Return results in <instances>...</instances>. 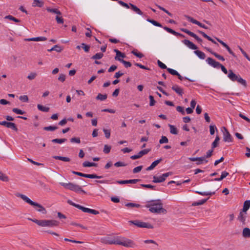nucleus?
I'll return each mask as SVG.
<instances>
[{"label": "nucleus", "mask_w": 250, "mask_h": 250, "mask_svg": "<svg viewBox=\"0 0 250 250\" xmlns=\"http://www.w3.org/2000/svg\"><path fill=\"white\" fill-rule=\"evenodd\" d=\"M46 10L49 12L56 14L58 15H62V13L58 9H52V8H47Z\"/></svg>", "instance_id": "nucleus-31"}, {"label": "nucleus", "mask_w": 250, "mask_h": 250, "mask_svg": "<svg viewBox=\"0 0 250 250\" xmlns=\"http://www.w3.org/2000/svg\"><path fill=\"white\" fill-rule=\"evenodd\" d=\"M180 30L187 33L188 35L190 36L191 37L194 38L199 43H201L203 42V40L200 38L198 36H197L195 33L193 32H191L190 31L188 30L186 28H181Z\"/></svg>", "instance_id": "nucleus-10"}, {"label": "nucleus", "mask_w": 250, "mask_h": 250, "mask_svg": "<svg viewBox=\"0 0 250 250\" xmlns=\"http://www.w3.org/2000/svg\"><path fill=\"white\" fill-rule=\"evenodd\" d=\"M52 50L56 51L57 52H61L62 50V48L59 45H55L52 47Z\"/></svg>", "instance_id": "nucleus-47"}, {"label": "nucleus", "mask_w": 250, "mask_h": 250, "mask_svg": "<svg viewBox=\"0 0 250 250\" xmlns=\"http://www.w3.org/2000/svg\"><path fill=\"white\" fill-rule=\"evenodd\" d=\"M43 5V2L39 0H34L33 3V6H37L39 7H42Z\"/></svg>", "instance_id": "nucleus-33"}, {"label": "nucleus", "mask_w": 250, "mask_h": 250, "mask_svg": "<svg viewBox=\"0 0 250 250\" xmlns=\"http://www.w3.org/2000/svg\"><path fill=\"white\" fill-rule=\"evenodd\" d=\"M142 168H143L142 166H140L137 167L133 169V173H138V172H140L142 170Z\"/></svg>", "instance_id": "nucleus-64"}, {"label": "nucleus", "mask_w": 250, "mask_h": 250, "mask_svg": "<svg viewBox=\"0 0 250 250\" xmlns=\"http://www.w3.org/2000/svg\"><path fill=\"white\" fill-rule=\"evenodd\" d=\"M70 142L73 143H76L77 144H80L81 143V140H80V138L73 137L70 139Z\"/></svg>", "instance_id": "nucleus-59"}, {"label": "nucleus", "mask_w": 250, "mask_h": 250, "mask_svg": "<svg viewBox=\"0 0 250 250\" xmlns=\"http://www.w3.org/2000/svg\"><path fill=\"white\" fill-rule=\"evenodd\" d=\"M28 220H31L37 224L38 225L43 227H53L58 226L59 223L58 221L55 220H38L31 218H28Z\"/></svg>", "instance_id": "nucleus-4"}, {"label": "nucleus", "mask_w": 250, "mask_h": 250, "mask_svg": "<svg viewBox=\"0 0 250 250\" xmlns=\"http://www.w3.org/2000/svg\"><path fill=\"white\" fill-rule=\"evenodd\" d=\"M250 208V200H246L244 202L243 204L242 210L243 212L246 211L247 212V211Z\"/></svg>", "instance_id": "nucleus-24"}, {"label": "nucleus", "mask_w": 250, "mask_h": 250, "mask_svg": "<svg viewBox=\"0 0 250 250\" xmlns=\"http://www.w3.org/2000/svg\"><path fill=\"white\" fill-rule=\"evenodd\" d=\"M147 21H148L149 22L152 23L153 25H154L156 26H158V27H162V25L161 23H160L159 22H157V21H156L155 20L148 19H147Z\"/></svg>", "instance_id": "nucleus-36"}, {"label": "nucleus", "mask_w": 250, "mask_h": 250, "mask_svg": "<svg viewBox=\"0 0 250 250\" xmlns=\"http://www.w3.org/2000/svg\"><path fill=\"white\" fill-rule=\"evenodd\" d=\"M223 141L226 142H231L232 138L228 130L225 127H223Z\"/></svg>", "instance_id": "nucleus-9"}, {"label": "nucleus", "mask_w": 250, "mask_h": 250, "mask_svg": "<svg viewBox=\"0 0 250 250\" xmlns=\"http://www.w3.org/2000/svg\"><path fill=\"white\" fill-rule=\"evenodd\" d=\"M129 5L130 6V8L138 14L140 15H142L143 14V13L136 5L131 3H129Z\"/></svg>", "instance_id": "nucleus-23"}, {"label": "nucleus", "mask_w": 250, "mask_h": 250, "mask_svg": "<svg viewBox=\"0 0 250 250\" xmlns=\"http://www.w3.org/2000/svg\"><path fill=\"white\" fill-rule=\"evenodd\" d=\"M103 131L104 133L105 136L107 139H109L110 136V130L105 128L103 129Z\"/></svg>", "instance_id": "nucleus-55"}, {"label": "nucleus", "mask_w": 250, "mask_h": 250, "mask_svg": "<svg viewBox=\"0 0 250 250\" xmlns=\"http://www.w3.org/2000/svg\"><path fill=\"white\" fill-rule=\"evenodd\" d=\"M5 19H8L11 21H14L16 22H20L21 21L18 19L15 18V17H13L11 15H8L5 17Z\"/></svg>", "instance_id": "nucleus-40"}, {"label": "nucleus", "mask_w": 250, "mask_h": 250, "mask_svg": "<svg viewBox=\"0 0 250 250\" xmlns=\"http://www.w3.org/2000/svg\"><path fill=\"white\" fill-rule=\"evenodd\" d=\"M114 51L116 53V56L115 57V59L116 60H118L119 61V60H123L122 59H121L120 57L124 58L126 57L124 53H122L118 49H114Z\"/></svg>", "instance_id": "nucleus-18"}, {"label": "nucleus", "mask_w": 250, "mask_h": 250, "mask_svg": "<svg viewBox=\"0 0 250 250\" xmlns=\"http://www.w3.org/2000/svg\"><path fill=\"white\" fill-rule=\"evenodd\" d=\"M229 73L228 74V77L232 81H236L237 79L238 78V76L239 75H236L234 74L231 70H229Z\"/></svg>", "instance_id": "nucleus-22"}, {"label": "nucleus", "mask_w": 250, "mask_h": 250, "mask_svg": "<svg viewBox=\"0 0 250 250\" xmlns=\"http://www.w3.org/2000/svg\"><path fill=\"white\" fill-rule=\"evenodd\" d=\"M83 167H97V164L95 163H91L88 161H85L83 163Z\"/></svg>", "instance_id": "nucleus-27"}, {"label": "nucleus", "mask_w": 250, "mask_h": 250, "mask_svg": "<svg viewBox=\"0 0 250 250\" xmlns=\"http://www.w3.org/2000/svg\"><path fill=\"white\" fill-rule=\"evenodd\" d=\"M236 81L239 83H240L242 84L244 86H247L246 81L243 79H242L240 76H238V78L237 79Z\"/></svg>", "instance_id": "nucleus-44"}, {"label": "nucleus", "mask_w": 250, "mask_h": 250, "mask_svg": "<svg viewBox=\"0 0 250 250\" xmlns=\"http://www.w3.org/2000/svg\"><path fill=\"white\" fill-rule=\"evenodd\" d=\"M67 141V139L65 138H62V139H53L51 141L53 143H58V144H62L63 143H64Z\"/></svg>", "instance_id": "nucleus-37"}, {"label": "nucleus", "mask_w": 250, "mask_h": 250, "mask_svg": "<svg viewBox=\"0 0 250 250\" xmlns=\"http://www.w3.org/2000/svg\"><path fill=\"white\" fill-rule=\"evenodd\" d=\"M167 70L170 74L172 75L176 76L178 73L177 71L170 68H167Z\"/></svg>", "instance_id": "nucleus-58"}, {"label": "nucleus", "mask_w": 250, "mask_h": 250, "mask_svg": "<svg viewBox=\"0 0 250 250\" xmlns=\"http://www.w3.org/2000/svg\"><path fill=\"white\" fill-rule=\"evenodd\" d=\"M12 111L16 114H20V115H23L25 113V111H22V110H21L20 109H18L17 108H13Z\"/></svg>", "instance_id": "nucleus-42"}, {"label": "nucleus", "mask_w": 250, "mask_h": 250, "mask_svg": "<svg viewBox=\"0 0 250 250\" xmlns=\"http://www.w3.org/2000/svg\"><path fill=\"white\" fill-rule=\"evenodd\" d=\"M176 110L177 111L180 112L182 115L185 114V112L183 107L181 106H177L176 107Z\"/></svg>", "instance_id": "nucleus-62"}, {"label": "nucleus", "mask_w": 250, "mask_h": 250, "mask_svg": "<svg viewBox=\"0 0 250 250\" xmlns=\"http://www.w3.org/2000/svg\"><path fill=\"white\" fill-rule=\"evenodd\" d=\"M220 140V138L218 136H216L215 140L213 141V142L211 144V147L212 149H214V148L218 146V142Z\"/></svg>", "instance_id": "nucleus-35"}, {"label": "nucleus", "mask_w": 250, "mask_h": 250, "mask_svg": "<svg viewBox=\"0 0 250 250\" xmlns=\"http://www.w3.org/2000/svg\"><path fill=\"white\" fill-rule=\"evenodd\" d=\"M149 99L150 100L149 105L151 106L154 105L156 102L154 99L153 96L152 95H150L149 96Z\"/></svg>", "instance_id": "nucleus-60"}, {"label": "nucleus", "mask_w": 250, "mask_h": 250, "mask_svg": "<svg viewBox=\"0 0 250 250\" xmlns=\"http://www.w3.org/2000/svg\"><path fill=\"white\" fill-rule=\"evenodd\" d=\"M243 236L245 238L250 237V229L248 228H245L243 230Z\"/></svg>", "instance_id": "nucleus-25"}, {"label": "nucleus", "mask_w": 250, "mask_h": 250, "mask_svg": "<svg viewBox=\"0 0 250 250\" xmlns=\"http://www.w3.org/2000/svg\"><path fill=\"white\" fill-rule=\"evenodd\" d=\"M163 28L166 30L167 32L171 33V34H172L173 35H175V36H180L182 38H184L185 37V36L181 33H178L176 31H175L174 30H173V29L170 28H168L167 26H165L163 27Z\"/></svg>", "instance_id": "nucleus-16"}, {"label": "nucleus", "mask_w": 250, "mask_h": 250, "mask_svg": "<svg viewBox=\"0 0 250 250\" xmlns=\"http://www.w3.org/2000/svg\"><path fill=\"white\" fill-rule=\"evenodd\" d=\"M172 89L174 90L178 95L182 96L183 93V90L180 88L178 85L175 84L171 87Z\"/></svg>", "instance_id": "nucleus-20"}, {"label": "nucleus", "mask_w": 250, "mask_h": 250, "mask_svg": "<svg viewBox=\"0 0 250 250\" xmlns=\"http://www.w3.org/2000/svg\"><path fill=\"white\" fill-rule=\"evenodd\" d=\"M140 181L141 180L139 179L126 180H117L116 181V183L121 185L127 184H136L137 182H140Z\"/></svg>", "instance_id": "nucleus-14"}, {"label": "nucleus", "mask_w": 250, "mask_h": 250, "mask_svg": "<svg viewBox=\"0 0 250 250\" xmlns=\"http://www.w3.org/2000/svg\"><path fill=\"white\" fill-rule=\"evenodd\" d=\"M198 159L197 161H198V162L196 163V164L198 165L202 164L203 161H205L206 163L208 162V161L206 160V157L203 156V157H198Z\"/></svg>", "instance_id": "nucleus-49"}, {"label": "nucleus", "mask_w": 250, "mask_h": 250, "mask_svg": "<svg viewBox=\"0 0 250 250\" xmlns=\"http://www.w3.org/2000/svg\"><path fill=\"white\" fill-rule=\"evenodd\" d=\"M168 140L166 136H162L161 139L159 140L160 144L167 143Z\"/></svg>", "instance_id": "nucleus-50"}, {"label": "nucleus", "mask_w": 250, "mask_h": 250, "mask_svg": "<svg viewBox=\"0 0 250 250\" xmlns=\"http://www.w3.org/2000/svg\"><path fill=\"white\" fill-rule=\"evenodd\" d=\"M104 56V54L102 53H96L95 55H93L92 57V59H100Z\"/></svg>", "instance_id": "nucleus-46"}, {"label": "nucleus", "mask_w": 250, "mask_h": 250, "mask_svg": "<svg viewBox=\"0 0 250 250\" xmlns=\"http://www.w3.org/2000/svg\"><path fill=\"white\" fill-rule=\"evenodd\" d=\"M163 206L162 201L160 199H158L148 201L146 207L149 208V210L152 213L166 214L167 211L163 208Z\"/></svg>", "instance_id": "nucleus-1"}, {"label": "nucleus", "mask_w": 250, "mask_h": 250, "mask_svg": "<svg viewBox=\"0 0 250 250\" xmlns=\"http://www.w3.org/2000/svg\"><path fill=\"white\" fill-rule=\"evenodd\" d=\"M238 47L246 59L250 62V58L249 57L247 53L240 46H238Z\"/></svg>", "instance_id": "nucleus-51"}, {"label": "nucleus", "mask_w": 250, "mask_h": 250, "mask_svg": "<svg viewBox=\"0 0 250 250\" xmlns=\"http://www.w3.org/2000/svg\"><path fill=\"white\" fill-rule=\"evenodd\" d=\"M37 76V73L35 72L31 73L28 76L27 78L30 80H34Z\"/></svg>", "instance_id": "nucleus-57"}, {"label": "nucleus", "mask_w": 250, "mask_h": 250, "mask_svg": "<svg viewBox=\"0 0 250 250\" xmlns=\"http://www.w3.org/2000/svg\"><path fill=\"white\" fill-rule=\"evenodd\" d=\"M58 128V127L56 126H45L43 127V130L46 131H53L56 130Z\"/></svg>", "instance_id": "nucleus-39"}, {"label": "nucleus", "mask_w": 250, "mask_h": 250, "mask_svg": "<svg viewBox=\"0 0 250 250\" xmlns=\"http://www.w3.org/2000/svg\"><path fill=\"white\" fill-rule=\"evenodd\" d=\"M16 195L17 197H20L23 201L28 203L30 205L39 208V209H37L38 211L44 214H45L47 213L46 209L43 206L36 202L32 201L25 195L21 193H17Z\"/></svg>", "instance_id": "nucleus-3"}, {"label": "nucleus", "mask_w": 250, "mask_h": 250, "mask_svg": "<svg viewBox=\"0 0 250 250\" xmlns=\"http://www.w3.org/2000/svg\"><path fill=\"white\" fill-rule=\"evenodd\" d=\"M186 17L189 21L193 23L198 25L199 23V21H197V20H195L194 19L189 16H186Z\"/></svg>", "instance_id": "nucleus-38"}, {"label": "nucleus", "mask_w": 250, "mask_h": 250, "mask_svg": "<svg viewBox=\"0 0 250 250\" xmlns=\"http://www.w3.org/2000/svg\"><path fill=\"white\" fill-rule=\"evenodd\" d=\"M46 40H47V39L46 37H38L25 39V41L39 42V41H46Z\"/></svg>", "instance_id": "nucleus-19"}, {"label": "nucleus", "mask_w": 250, "mask_h": 250, "mask_svg": "<svg viewBox=\"0 0 250 250\" xmlns=\"http://www.w3.org/2000/svg\"><path fill=\"white\" fill-rule=\"evenodd\" d=\"M107 243L109 245H118L130 248H135L137 246L133 240L123 236H117L113 240H109Z\"/></svg>", "instance_id": "nucleus-2"}, {"label": "nucleus", "mask_w": 250, "mask_h": 250, "mask_svg": "<svg viewBox=\"0 0 250 250\" xmlns=\"http://www.w3.org/2000/svg\"><path fill=\"white\" fill-rule=\"evenodd\" d=\"M37 107L39 110L43 111V112H48L49 110V107L43 106V105L40 104H38L37 105Z\"/></svg>", "instance_id": "nucleus-32"}, {"label": "nucleus", "mask_w": 250, "mask_h": 250, "mask_svg": "<svg viewBox=\"0 0 250 250\" xmlns=\"http://www.w3.org/2000/svg\"><path fill=\"white\" fill-rule=\"evenodd\" d=\"M206 61L211 66L214 68H219L220 65H221V64L219 62L215 61L214 59L211 58H208Z\"/></svg>", "instance_id": "nucleus-15"}, {"label": "nucleus", "mask_w": 250, "mask_h": 250, "mask_svg": "<svg viewBox=\"0 0 250 250\" xmlns=\"http://www.w3.org/2000/svg\"><path fill=\"white\" fill-rule=\"evenodd\" d=\"M55 19L57 22L59 24L63 23L64 22L63 19L62 18V17H59L58 15L56 17Z\"/></svg>", "instance_id": "nucleus-56"}, {"label": "nucleus", "mask_w": 250, "mask_h": 250, "mask_svg": "<svg viewBox=\"0 0 250 250\" xmlns=\"http://www.w3.org/2000/svg\"><path fill=\"white\" fill-rule=\"evenodd\" d=\"M125 206L128 208H139L140 207V205L139 204H136L132 203H129L125 204Z\"/></svg>", "instance_id": "nucleus-54"}, {"label": "nucleus", "mask_w": 250, "mask_h": 250, "mask_svg": "<svg viewBox=\"0 0 250 250\" xmlns=\"http://www.w3.org/2000/svg\"><path fill=\"white\" fill-rule=\"evenodd\" d=\"M119 62L123 63L125 66V67L128 68L131 66V63L129 62H127L126 61H125L124 60H119Z\"/></svg>", "instance_id": "nucleus-43"}, {"label": "nucleus", "mask_w": 250, "mask_h": 250, "mask_svg": "<svg viewBox=\"0 0 250 250\" xmlns=\"http://www.w3.org/2000/svg\"><path fill=\"white\" fill-rule=\"evenodd\" d=\"M194 53L201 59H204L206 57L205 54L201 51L196 50L194 51Z\"/></svg>", "instance_id": "nucleus-34"}, {"label": "nucleus", "mask_w": 250, "mask_h": 250, "mask_svg": "<svg viewBox=\"0 0 250 250\" xmlns=\"http://www.w3.org/2000/svg\"><path fill=\"white\" fill-rule=\"evenodd\" d=\"M162 161V159L161 158V159H159L157 160H156L155 161H154L151 164V165L148 167L146 168V170L148 171V170H151L152 169H153L155 167H156L158 165V164H159L161 161Z\"/></svg>", "instance_id": "nucleus-21"}, {"label": "nucleus", "mask_w": 250, "mask_h": 250, "mask_svg": "<svg viewBox=\"0 0 250 250\" xmlns=\"http://www.w3.org/2000/svg\"><path fill=\"white\" fill-rule=\"evenodd\" d=\"M215 129L217 130V128L214 125H209V131L210 135H212L215 133Z\"/></svg>", "instance_id": "nucleus-52"}, {"label": "nucleus", "mask_w": 250, "mask_h": 250, "mask_svg": "<svg viewBox=\"0 0 250 250\" xmlns=\"http://www.w3.org/2000/svg\"><path fill=\"white\" fill-rule=\"evenodd\" d=\"M168 126L170 128V132L171 134L174 135H177L178 134V130L175 126L171 125H168Z\"/></svg>", "instance_id": "nucleus-30"}, {"label": "nucleus", "mask_w": 250, "mask_h": 250, "mask_svg": "<svg viewBox=\"0 0 250 250\" xmlns=\"http://www.w3.org/2000/svg\"><path fill=\"white\" fill-rule=\"evenodd\" d=\"M111 148V146H108L107 145H105L104 146L103 151L104 153L108 154L110 152Z\"/></svg>", "instance_id": "nucleus-45"}, {"label": "nucleus", "mask_w": 250, "mask_h": 250, "mask_svg": "<svg viewBox=\"0 0 250 250\" xmlns=\"http://www.w3.org/2000/svg\"><path fill=\"white\" fill-rule=\"evenodd\" d=\"M60 185L62 186H63L65 188L70 189L72 191L78 192L79 191H81L83 192V193H86V192L84 191L81 187L79 186L78 185L72 183H65L63 182L60 183Z\"/></svg>", "instance_id": "nucleus-5"}, {"label": "nucleus", "mask_w": 250, "mask_h": 250, "mask_svg": "<svg viewBox=\"0 0 250 250\" xmlns=\"http://www.w3.org/2000/svg\"><path fill=\"white\" fill-rule=\"evenodd\" d=\"M114 166L116 167H125L127 166V164L122 162H117L114 164Z\"/></svg>", "instance_id": "nucleus-61"}, {"label": "nucleus", "mask_w": 250, "mask_h": 250, "mask_svg": "<svg viewBox=\"0 0 250 250\" xmlns=\"http://www.w3.org/2000/svg\"><path fill=\"white\" fill-rule=\"evenodd\" d=\"M107 94H102L101 93H99L98 94L97 97H96V100H100V101H104L107 99Z\"/></svg>", "instance_id": "nucleus-29"}, {"label": "nucleus", "mask_w": 250, "mask_h": 250, "mask_svg": "<svg viewBox=\"0 0 250 250\" xmlns=\"http://www.w3.org/2000/svg\"><path fill=\"white\" fill-rule=\"evenodd\" d=\"M157 63H158V66L162 69H167V66L164 63H163L162 62H161L160 60H158Z\"/></svg>", "instance_id": "nucleus-63"}, {"label": "nucleus", "mask_w": 250, "mask_h": 250, "mask_svg": "<svg viewBox=\"0 0 250 250\" xmlns=\"http://www.w3.org/2000/svg\"><path fill=\"white\" fill-rule=\"evenodd\" d=\"M172 174L171 172H168L165 173L163 174L160 176H153V183H161L164 182L166 178Z\"/></svg>", "instance_id": "nucleus-7"}, {"label": "nucleus", "mask_w": 250, "mask_h": 250, "mask_svg": "<svg viewBox=\"0 0 250 250\" xmlns=\"http://www.w3.org/2000/svg\"><path fill=\"white\" fill-rule=\"evenodd\" d=\"M131 53L139 58H142L144 56L143 54L140 52H137V50H132L131 51Z\"/></svg>", "instance_id": "nucleus-41"}, {"label": "nucleus", "mask_w": 250, "mask_h": 250, "mask_svg": "<svg viewBox=\"0 0 250 250\" xmlns=\"http://www.w3.org/2000/svg\"><path fill=\"white\" fill-rule=\"evenodd\" d=\"M183 42L185 45L192 50H196L197 49V47L193 43L188 40H184Z\"/></svg>", "instance_id": "nucleus-17"}, {"label": "nucleus", "mask_w": 250, "mask_h": 250, "mask_svg": "<svg viewBox=\"0 0 250 250\" xmlns=\"http://www.w3.org/2000/svg\"><path fill=\"white\" fill-rule=\"evenodd\" d=\"M0 180L2 181L7 182L9 180V178L7 176L0 172Z\"/></svg>", "instance_id": "nucleus-48"}, {"label": "nucleus", "mask_w": 250, "mask_h": 250, "mask_svg": "<svg viewBox=\"0 0 250 250\" xmlns=\"http://www.w3.org/2000/svg\"><path fill=\"white\" fill-rule=\"evenodd\" d=\"M195 192L203 196H211L215 194V191L213 192H201L199 191H196Z\"/></svg>", "instance_id": "nucleus-28"}, {"label": "nucleus", "mask_w": 250, "mask_h": 250, "mask_svg": "<svg viewBox=\"0 0 250 250\" xmlns=\"http://www.w3.org/2000/svg\"><path fill=\"white\" fill-rule=\"evenodd\" d=\"M130 224H133L139 228L153 229V226L149 223L144 222L139 220L129 221Z\"/></svg>", "instance_id": "nucleus-6"}, {"label": "nucleus", "mask_w": 250, "mask_h": 250, "mask_svg": "<svg viewBox=\"0 0 250 250\" xmlns=\"http://www.w3.org/2000/svg\"><path fill=\"white\" fill-rule=\"evenodd\" d=\"M150 151V149H145L140 151L139 153L141 157L146 154H147Z\"/></svg>", "instance_id": "nucleus-53"}, {"label": "nucleus", "mask_w": 250, "mask_h": 250, "mask_svg": "<svg viewBox=\"0 0 250 250\" xmlns=\"http://www.w3.org/2000/svg\"><path fill=\"white\" fill-rule=\"evenodd\" d=\"M56 160H59L64 162H70V159L68 157H62V156H54L53 157Z\"/></svg>", "instance_id": "nucleus-26"}, {"label": "nucleus", "mask_w": 250, "mask_h": 250, "mask_svg": "<svg viewBox=\"0 0 250 250\" xmlns=\"http://www.w3.org/2000/svg\"><path fill=\"white\" fill-rule=\"evenodd\" d=\"M72 173L75 175H78V176H80L81 177L87 178H90V179H93V178L101 179V178H103L102 176H98L95 174H84V173H81L80 172H77V171H72Z\"/></svg>", "instance_id": "nucleus-8"}, {"label": "nucleus", "mask_w": 250, "mask_h": 250, "mask_svg": "<svg viewBox=\"0 0 250 250\" xmlns=\"http://www.w3.org/2000/svg\"><path fill=\"white\" fill-rule=\"evenodd\" d=\"M78 208L82 210L84 212L89 213H91V214H93L94 215H97V214H99V212L96 210L85 208V207L82 206L80 205H79V206H78Z\"/></svg>", "instance_id": "nucleus-13"}, {"label": "nucleus", "mask_w": 250, "mask_h": 250, "mask_svg": "<svg viewBox=\"0 0 250 250\" xmlns=\"http://www.w3.org/2000/svg\"><path fill=\"white\" fill-rule=\"evenodd\" d=\"M247 217V212L246 211L243 212L242 210H240L239 214L237 217V220L241 222L243 225H245L246 223V218Z\"/></svg>", "instance_id": "nucleus-11"}, {"label": "nucleus", "mask_w": 250, "mask_h": 250, "mask_svg": "<svg viewBox=\"0 0 250 250\" xmlns=\"http://www.w3.org/2000/svg\"><path fill=\"white\" fill-rule=\"evenodd\" d=\"M0 125H3L9 128H11L16 131L18 130V128L15 124L12 122H8L5 121L2 122L0 121Z\"/></svg>", "instance_id": "nucleus-12"}]
</instances>
